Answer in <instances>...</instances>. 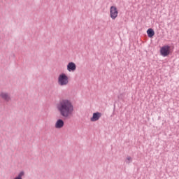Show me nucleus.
<instances>
[{"mask_svg":"<svg viewBox=\"0 0 179 179\" xmlns=\"http://www.w3.org/2000/svg\"><path fill=\"white\" fill-rule=\"evenodd\" d=\"M57 110L64 118H71L73 115V104L69 99H61L56 106Z\"/></svg>","mask_w":179,"mask_h":179,"instance_id":"f257e3e1","label":"nucleus"},{"mask_svg":"<svg viewBox=\"0 0 179 179\" xmlns=\"http://www.w3.org/2000/svg\"><path fill=\"white\" fill-rule=\"evenodd\" d=\"M57 83L59 86H66L69 83V78L65 73H62L59 76Z\"/></svg>","mask_w":179,"mask_h":179,"instance_id":"f03ea898","label":"nucleus"},{"mask_svg":"<svg viewBox=\"0 0 179 179\" xmlns=\"http://www.w3.org/2000/svg\"><path fill=\"white\" fill-rule=\"evenodd\" d=\"M110 17L112 20H115L118 17V8L115 6H112L110 8Z\"/></svg>","mask_w":179,"mask_h":179,"instance_id":"7ed1b4c3","label":"nucleus"},{"mask_svg":"<svg viewBox=\"0 0 179 179\" xmlns=\"http://www.w3.org/2000/svg\"><path fill=\"white\" fill-rule=\"evenodd\" d=\"M160 55L162 57H169L170 55V46L164 45L160 48Z\"/></svg>","mask_w":179,"mask_h":179,"instance_id":"20e7f679","label":"nucleus"},{"mask_svg":"<svg viewBox=\"0 0 179 179\" xmlns=\"http://www.w3.org/2000/svg\"><path fill=\"white\" fill-rule=\"evenodd\" d=\"M101 117V113H99V112L94 113L92 115V117L90 119V121H92V122H96V121H99V120H100Z\"/></svg>","mask_w":179,"mask_h":179,"instance_id":"39448f33","label":"nucleus"},{"mask_svg":"<svg viewBox=\"0 0 179 179\" xmlns=\"http://www.w3.org/2000/svg\"><path fill=\"white\" fill-rule=\"evenodd\" d=\"M65 124V123L64 122V120H62V119H58L55 124V127L57 129H61V128L64 127V125Z\"/></svg>","mask_w":179,"mask_h":179,"instance_id":"423d86ee","label":"nucleus"},{"mask_svg":"<svg viewBox=\"0 0 179 179\" xmlns=\"http://www.w3.org/2000/svg\"><path fill=\"white\" fill-rule=\"evenodd\" d=\"M0 98L4 100L5 101H10V96L9 94L2 92L0 93Z\"/></svg>","mask_w":179,"mask_h":179,"instance_id":"0eeeda50","label":"nucleus"},{"mask_svg":"<svg viewBox=\"0 0 179 179\" xmlns=\"http://www.w3.org/2000/svg\"><path fill=\"white\" fill-rule=\"evenodd\" d=\"M67 70L69 72H73V71H76V64L73 62H70L67 65Z\"/></svg>","mask_w":179,"mask_h":179,"instance_id":"6e6552de","label":"nucleus"},{"mask_svg":"<svg viewBox=\"0 0 179 179\" xmlns=\"http://www.w3.org/2000/svg\"><path fill=\"white\" fill-rule=\"evenodd\" d=\"M147 34H148V37H150V38H152V37H153V36H155V31H153V29L150 28L147 30Z\"/></svg>","mask_w":179,"mask_h":179,"instance_id":"1a4fd4ad","label":"nucleus"},{"mask_svg":"<svg viewBox=\"0 0 179 179\" xmlns=\"http://www.w3.org/2000/svg\"><path fill=\"white\" fill-rule=\"evenodd\" d=\"M24 176V172L22 171L19 173L18 176L15 178L14 179H22V177Z\"/></svg>","mask_w":179,"mask_h":179,"instance_id":"9d476101","label":"nucleus"},{"mask_svg":"<svg viewBox=\"0 0 179 179\" xmlns=\"http://www.w3.org/2000/svg\"><path fill=\"white\" fill-rule=\"evenodd\" d=\"M127 160H128L127 163H131V162H132V158L131 157H127Z\"/></svg>","mask_w":179,"mask_h":179,"instance_id":"9b49d317","label":"nucleus"}]
</instances>
